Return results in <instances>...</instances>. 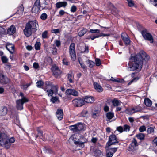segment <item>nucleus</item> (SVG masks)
<instances>
[{
	"mask_svg": "<svg viewBox=\"0 0 157 157\" xmlns=\"http://www.w3.org/2000/svg\"><path fill=\"white\" fill-rule=\"evenodd\" d=\"M150 58L149 56L143 50L140 51L133 57L131 56L128 64L129 70L140 71L143 65V60H144L146 63Z\"/></svg>",
	"mask_w": 157,
	"mask_h": 157,
	"instance_id": "1",
	"label": "nucleus"
},
{
	"mask_svg": "<svg viewBox=\"0 0 157 157\" xmlns=\"http://www.w3.org/2000/svg\"><path fill=\"white\" fill-rule=\"evenodd\" d=\"M99 116V114L98 113H93L92 114V117L94 118H96L98 117Z\"/></svg>",
	"mask_w": 157,
	"mask_h": 157,
	"instance_id": "62",
	"label": "nucleus"
},
{
	"mask_svg": "<svg viewBox=\"0 0 157 157\" xmlns=\"http://www.w3.org/2000/svg\"><path fill=\"white\" fill-rule=\"evenodd\" d=\"M31 85V83H28L25 84H22L21 85V89L24 90H26L27 88L29 86Z\"/></svg>",
	"mask_w": 157,
	"mask_h": 157,
	"instance_id": "35",
	"label": "nucleus"
},
{
	"mask_svg": "<svg viewBox=\"0 0 157 157\" xmlns=\"http://www.w3.org/2000/svg\"><path fill=\"white\" fill-rule=\"evenodd\" d=\"M77 10V7L75 5H73L71 8V12H75Z\"/></svg>",
	"mask_w": 157,
	"mask_h": 157,
	"instance_id": "55",
	"label": "nucleus"
},
{
	"mask_svg": "<svg viewBox=\"0 0 157 157\" xmlns=\"http://www.w3.org/2000/svg\"><path fill=\"white\" fill-rule=\"evenodd\" d=\"M141 34L144 39L150 41L151 43L153 42L154 39L152 35L148 33L147 30H142L141 31Z\"/></svg>",
	"mask_w": 157,
	"mask_h": 157,
	"instance_id": "5",
	"label": "nucleus"
},
{
	"mask_svg": "<svg viewBox=\"0 0 157 157\" xmlns=\"http://www.w3.org/2000/svg\"><path fill=\"white\" fill-rule=\"evenodd\" d=\"M6 48L8 50H13L14 51L15 47L13 44L7 43L6 45Z\"/></svg>",
	"mask_w": 157,
	"mask_h": 157,
	"instance_id": "28",
	"label": "nucleus"
},
{
	"mask_svg": "<svg viewBox=\"0 0 157 157\" xmlns=\"http://www.w3.org/2000/svg\"><path fill=\"white\" fill-rule=\"evenodd\" d=\"M44 82L42 80L38 81L36 83V85L37 87L40 88H42L44 86Z\"/></svg>",
	"mask_w": 157,
	"mask_h": 157,
	"instance_id": "36",
	"label": "nucleus"
},
{
	"mask_svg": "<svg viewBox=\"0 0 157 157\" xmlns=\"http://www.w3.org/2000/svg\"><path fill=\"white\" fill-rule=\"evenodd\" d=\"M121 37L126 46L130 44L131 41L129 36L125 33H122Z\"/></svg>",
	"mask_w": 157,
	"mask_h": 157,
	"instance_id": "12",
	"label": "nucleus"
},
{
	"mask_svg": "<svg viewBox=\"0 0 157 157\" xmlns=\"http://www.w3.org/2000/svg\"><path fill=\"white\" fill-rule=\"evenodd\" d=\"M2 62L4 63H7L8 61V59L5 56H3L1 57Z\"/></svg>",
	"mask_w": 157,
	"mask_h": 157,
	"instance_id": "45",
	"label": "nucleus"
},
{
	"mask_svg": "<svg viewBox=\"0 0 157 157\" xmlns=\"http://www.w3.org/2000/svg\"><path fill=\"white\" fill-rule=\"evenodd\" d=\"M113 103V105L114 106H117L120 105L121 102H120L118 100L114 99L113 100H111L110 101Z\"/></svg>",
	"mask_w": 157,
	"mask_h": 157,
	"instance_id": "32",
	"label": "nucleus"
},
{
	"mask_svg": "<svg viewBox=\"0 0 157 157\" xmlns=\"http://www.w3.org/2000/svg\"><path fill=\"white\" fill-rule=\"evenodd\" d=\"M77 137L78 136L76 135H73L69 139L72 140L74 141L75 144L78 146V143H79L78 140L76 141Z\"/></svg>",
	"mask_w": 157,
	"mask_h": 157,
	"instance_id": "29",
	"label": "nucleus"
},
{
	"mask_svg": "<svg viewBox=\"0 0 157 157\" xmlns=\"http://www.w3.org/2000/svg\"><path fill=\"white\" fill-rule=\"evenodd\" d=\"M2 146H4L5 147L6 149H9L11 146L10 143L9 142L8 140H6L4 144H3Z\"/></svg>",
	"mask_w": 157,
	"mask_h": 157,
	"instance_id": "34",
	"label": "nucleus"
},
{
	"mask_svg": "<svg viewBox=\"0 0 157 157\" xmlns=\"http://www.w3.org/2000/svg\"><path fill=\"white\" fill-rule=\"evenodd\" d=\"M8 138L9 137L7 135L4 133H3L0 136V144L2 146L5 141L7 140Z\"/></svg>",
	"mask_w": 157,
	"mask_h": 157,
	"instance_id": "17",
	"label": "nucleus"
},
{
	"mask_svg": "<svg viewBox=\"0 0 157 157\" xmlns=\"http://www.w3.org/2000/svg\"><path fill=\"white\" fill-rule=\"evenodd\" d=\"M67 5V3L66 2H59L56 3V6L57 8H60L61 7H65Z\"/></svg>",
	"mask_w": 157,
	"mask_h": 157,
	"instance_id": "25",
	"label": "nucleus"
},
{
	"mask_svg": "<svg viewBox=\"0 0 157 157\" xmlns=\"http://www.w3.org/2000/svg\"><path fill=\"white\" fill-rule=\"evenodd\" d=\"M136 137L141 140H143L144 139L145 135L142 133H140L136 135Z\"/></svg>",
	"mask_w": 157,
	"mask_h": 157,
	"instance_id": "37",
	"label": "nucleus"
},
{
	"mask_svg": "<svg viewBox=\"0 0 157 157\" xmlns=\"http://www.w3.org/2000/svg\"><path fill=\"white\" fill-rule=\"evenodd\" d=\"M95 62L96 65L97 66H99L101 64L100 60L99 59H96L95 60Z\"/></svg>",
	"mask_w": 157,
	"mask_h": 157,
	"instance_id": "49",
	"label": "nucleus"
},
{
	"mask_svg": "<svg viewBox=\"0 0 157 157\" xmlns=\"http://www.w3.org/2000/svg\"><path fill=\"white\" fill-rule=\"evenodd\" d=\"M41 44L40 42H37L35 44V47L36 50H40V46Z\"/></svg>",
	"mask_w": 157,
	"mask_h": 157,
	"instance_id": "44",
	"label": "nucleus"
},
{
	"mask_svg": "<svg viewBox=\"0 0 157 157\" xmlns=\"http://www.w3.org/2000/svg\"><path fill=\"white\" fill-rule=\"evenodd\" d=\"M84 103H92L94 101L93 97L91 96H86L83 98Z\"/></svg>",
	"mask_w": 157,
	"mask_h": 157,
	"instance_id": "18",
	"label": "nucleus"
},
{
	"mask_svg": "<svg viewBox=\"0 0 157 157\" xmlns=\"http://www.w3.org/2000/svg\"><path fill=\"white\" fill-rule=\"evenodd\" d=\"M43 151L45 154H55L54 151L50 148L47 147H44L43 148Z\"/></svg>",
	"mask_w": 157,
	"mask_h": 157,
	"instance_id": "24",
	"label": "nucleus"
},
{
	"mask_svg": "<svg viewBox=\"0 0 157 157\" xmlns=\"http://www.w3.org/2000/svg\"><path fill=\"white\" fill-rule=\"evenodd\" d=\"M48 17V15L46 13H44L42 14L40 16V18L43 20H46Z\"/></svg>",
	"mask_w": 157,
	"mask_h": 157,
	"instance_id": "40",
	"label": "nucleus"
},
{
	"mask_svg": "<svg viewBox=\"0 0 157 157\" xmlns=\"http://www.w3.org/2000/svg\"><path fill=\"white\" fill-rule=\"evenodd\" d=\"M78 141L79 143L78 146H79V147L83 148L85 147L84 144L87 142V140L83 136H80V138L78 139Z\"/></svg>",
	"mask_w": 157,
	"mask_h": 157,
	"instance_id": "16",
	"label": "nucleus"
},
{
	"mask_svg": "<svg viewBox=\"0 0 157 157\" xmlns=\"http://www.w3.org/2000/svg\"><path fill=\"white\" fill-rule=\"evenodd\" d=\"M16 31V29L15 26L12 25L8 29L7 33L10 35H12L15 33Z\"/></svg>",
	"mask_w": 157,
	"mask_h": 157,
	"instance_id": "20",
	"label": "nucleus"
},
{
	"mask_svg": "<svg viewBox=\"0 0 157 157\" xmlns=\"http://www.w3.org/2000/svg\"><path fill=\"white\" fill-rule=\"evenodd\" d=\"M88 29L86 28H83L78 33V35L80 37L82 36L86 33L87 32Z\"/></svg>",
	"mask_w": 157,
	"mask_h": 157,
	"instance_id": "30",
	"label": "nucleus"
},
{
	"mask_svg": "<svg viewBox=\"0 0 157 157\" xmlns=\"http://www.w3.org/2000/svg\"><path fill=\"white\" fill-rule=\"evenodd\" d=\"M69 128L74 132H78L83 129L84 126L82 123H78L75 124L70 126Z\"/></svg>",
	"mask_w": 157,
	"mask_h": 157,
	"instance_id": "4",
	"label": "nucleus"
},
{
	"mask_svg": "<svg viewBox=\"0 0 157 157\" xmlns=\"http://www.w3.org/2000/svg\"><path fill=\"white\" fill-rule=\"evenodd\" d=\"M113 155V153H112V152L109 151L107 152L106 153V157H112Z\"/></svg>",
	"mask_w": 157,
	"mask_h": 157,
	"instance_id": "64",
	"label": "nucleus"
},
{
	"mask_svg": "<svg viewBox=\"0 0 157 157\" xmlns=\"http://www.w3.org/2000/svg\"><path fill=\"white\" fill-rule=\"evenodd\" d=\"M8 109L7 107L3 106L1 107L0 110V116L6 115L7 113Z\"/></svg>",
	"mask_w": 157,
	"mask_h": 157,
	"instance_id": "22",
	"label": "nucleus"
},
{
	"mask_svg": "<svg viewBox=\"0 0 157 157\" xmlns=\"http://www.w3.org/2000/svg\"><path fill=\"white\" fill-rule=\"evenodd\" d=\"M72 77V75L71 74L68 73L67 74V78L68 79L70 83H72L73 82V81L72 79H71Z\"/></svg>",
	"mask_w": 157,
	"mask_h": 157,
	"instance_id": "53",
	"label": "nucleus"
},
{
	"mask_svg": "<svg viewBox=\"0 0 157 157\" xmlns=\"http://www.w3.org/2000/svg\"><path fill=\"white\" fill-rule=\"evenodd\" d=\"M59 98L57 97L56 96L55 97H52L51 99V101L53 103H55L57 101H59Z\"/></svg>",
	"mask_w": 157,
	"mask_h": 157,
	"instance_id": "39",
	"label": "nucleus"
},
{
	"mask_svg": "<svg viewBox=\"0 0 157 157\" xmlns=\"http://www.w3.org/2000/svg\"><path fill=\"white\" fill-rule=\"evenodd\" d=\"M144 102L147 106L150 107L152 105V101L148 98H145L144 100Z\"/></svg>",
	"mask_w": 157,
	"mask_h": 157,
	"instance_id": "33",
	"label": "nucleus"
},
{
	"mask_svg": "<svg viewBox=\"0 0 157 157\" xmlns=\"http://www.w3.org/2000/svg\"><path fill=\"white\" fill-rule=\"evenodd\" d=\"M88 112L86 110H83L81 112V114L82 116L83 117H86V114L88 113Z\"/></svg>",
	"mask_w": 157,
	"mask_h": 157,
	"instance_id": "57",
	"label": "nucleus"
},
{
	"mask_svg": "<svg viewBox=\"0 0 157 157\" xmlns=\"http://www.w3.org/2000/svg\"><path fill=\"white\" fill-rule=\"evenodd\" d=\"M111 6L113 8L111 10L112 13L114 15L117 16L118 14V11L117 10L113 4H111Z\"/></svg>",
	"mask_w": 157,
	"mask_h": 157,
	"instance_id": "31",
	"label": "nucleus"
},
{
	"mask_svg": "<svg viewBox=\"0 0 157 157\" xmlns=\"http://www.w3.org/2000/svg\"><path fill=\"white\" fill-rule=\"evenodd\" d=\"M94 86L95 89L99 92L103 91V89L102 87L97 82H94Z\"/></svg>",
	"mask_w": 157,
	"mask_h": 157,
	"instance_id": "23",
	"label": "nucleus"
},
{
	"mask_svg": "<svg viewBox=\"0 0 157 157\" xmlns=\"http://www.w3.org/2000/svg\"><path fill=\"white\" fill-rule=\"evenodd\" d=\"M142 110V108L139 105L135 106L134 108H132L129 110L130 112L132 113L141 111Z\"/></svg>",
	"mask_w": 157,
	"mask_h": 157,
	"instance_id": "21",
	"label": "nucleus"
},
{
	"mask_svg": "<svg viewBox=\"0 0 157 157\" xmlns=\"http://www.w3.org/2000/svg\"><path fill=\"white\" fill-rule=\"evenodd\" d=\"M117 130L121 133L124 131L123 127L121 126L117 127Z\"/></svg>",
	"mask_w": 157,
	"mask_h": 157,
	"instance_id": "60",
	"label": "nucleus"
},
{
	"mask_svg": "<svg viewBox=\"0 0 157 157\" xmlns=\"http://www.w3.org/2000/svg\"><path fill=\"white\" fill-rule=\"evenodd\" d=\"M24 35L26 37H28L30 36L32 34V30L31 29L29 25L26 23L25 29L23 30Z\"/></svg>",
	"mask_w": 157,
	"mask_h": 157,
	"instance_id": "13",
	"label": "nucleus"
},
{
	"mask_svg": "<svg viewBox=\"0 0 157 157\" xmlns=\"http://www.w3.org/2000/svg\"><path fill=\"white\" fill-rule=\"evenodd\" d=\"M28 25H29L33 33L35 32L37 30V28L39 25L38 23L36 20L31 21L27 23Z\"/></svg>",
	"mask_w": 157,
	"mask_h": 157,
	"instance_id": "9",
	"label": "nucleus"
},
{
	"mask_svg": "<svg viewBox=\"0 0 157 157\" xmlns=\"http://www.w3.org/2000/svg\"><path fill=\"white\" fill-rule=\"evenodd\" d=\"M24 11V8L22 4L21 6H19L18 7V10L16 12L15 14H18L21 15L22 14Z\"/></svg>",
	"mask_w": 157,
	"mask_h": 157,
	"instance_id": "27",
	"label": "nucleus"
},
{
	"mask_svg": "<svg viewBox=\"0 0 157 157\" xmlns=\"http://www.w3.org/2000/svg\"><path fill=\"white\" fill-rule=\"evenodd\" d=\"M72 92H71V95L74 96H78V93L77 91H76L74 89H72Z\"/></svg>",
	"mask_w": 157,
	"mask_h": 157,
	"instance_id": "59",
	"label": "nucleus"
},
{
	"mask_svg": "<svg viewBox=\"0 0 157 157\" xmlns=\"http://www.w3.org/2000/svg\"><path fill=\"white\" fill-rule=\"evenodd\" d=\"M106 117L107 119L106 120L107 121H109L113 118L114 117V113L113 112H108L106 114Z\"/></svg>",
	"mask_w": 157,
	"mask_h": 157,
	"instance_id": "26",
	"label": "nucleus"
},
{
	"mask_svg": "<svg viewBox=\"0 0 157 157\" xmlns=\"http://www.w3.org/2000/svg\"><path fill=\"white\" fill-rule=\"evenodd\" d=\"M62 61L63 65L66 66H68L69 65V62L67 59L65 58L63 59Z\"/></svg>",
	"mask_w": 157,
	"mask_h": 157,
	"instance_id": "48",
	"label": "nucleus"
},
{
	"mask_svg": "<svg viewBox=\"0 0 157 157\" xmlns=\"http://www.w3.org/2000/svg\"><path fill=\"white\" fill-rule=\"evenodd\" d=\"M42 88L47 93L48 96H52L54 94L53 90H57V86L54 85L52 82L49 81L45 82Z\"/></svg>",
	"mask_w": 157,
	"mask_h": 157,
	"instance_id": "2",
	"label": "nucleus"
},
{
	"mask_svg": "<svg viewBox=\"0 0 157 157\" xmlns=\"http://www.w3.org/2000/svg\"><path fill=\"white\" fill-rule=\"evenodd\" d=\"M52 54L55 55L57 53V49L55 45L53 46L52 50Z\"/></svg>",
	"mask_w": 157,
	"mask_h": 157,
	"instance_id": "47",
	"label": "nucleus"
},
{
	"mask_svg": "<svg viewBox=\"0 0 157 157\" xmlns=\"http://www.w3.org/2000/svg\"><path fill=\"white\" fill-rule=\"evenodd\" d=\"M7 140H8L9 142L11 143H14L15 141V139L13 137H11L10 139H9V138L7 139Z\"/></svg>",
	"mask_w": 157,
	"mask_h": 157,
	"instance_id": "61",
	"label": "nucleus"
},
{
	"mask_svg": "<svg viewBox=\"0 0 157 157\" xmlns=\"http://www.w3.org/2000/svg\"><path fill=\"white\" fill-rule=\"evenodd\" d=\"M74 105L76 107H81L85 104L83 99H75L72 101Z\"/></svg>",
	"mask_w": 157,
	"mask_h": 157,
	"instance_id": "11",
	"label": "nucleus"
},
{
	"mask_svg": "<svg viewBox=\"0 0 157 157\" xmlns=\"http://www.w3.org/2000/svg\"><path fill=\"white\" fill-rule=\"evenodd\" d=\"M154 128L153 127H150L148 128L147 130V132L148 134H151L152 132H154Z\"/></svg>",
	"mask_w": 157,
	"mask_h": 157,
	"instance_id": "50",
	"label": "nucleus"
},
{
	"mask_svg": "<svg viewBox=\"0 0 157 157\" xmlns=\"http://www.w3.org/2000/svg\"><path fill=\"white\" fill-rule=\"evenodd\" d=\"M128 2V6L130 7L134 6L135 4L132 0H127Z\"/></svg>",
	"mask_w": 157,
	"mask_h": 157,
	"instance_id": "42",
	"label": "nucleus"
},
{
	"mask_svg": "<svg viewBox=\"0 0 157 157\" xmlns=\"http://www.w3.org/2000/svg\"><path fill=\"white\" fill-rule=\"evenodd\" d=\"M117 138L115 135L113 134L109 136L108 141L107 142L106 145L109 147L113 145H115L116 143H119L117 140Z\"/></svg>",
	"mask_w": 157,
	"mask_h": 157,
	"instance_id": "7",
	"label": "nucleus"
},
{
	"mask_svg": "<svg viewBox=\"0 0 157 157\" xmlns=\"http://www.w3.org/2000/svg\"><path fill=\"white\" fill-rule=\"evenodd\" d=\"M56 115L59 120H61L63 116V110L60 109H58L56 113Z\"/></svg>",
	"mask_w": 157,
	"mask_h": 157,
	"instance_id": "19",
	"label": "nucleus"
},
{
	"mask_svg": "<svg viewBox=\"0 0 157 157\" xmlns=\"http://www.w3.org/2000/svg\"><path fill=\"white\" fill-rule=\"evenodd\" d=\"M138 144L136 140L133 138L132 142L130 144L129 147V151H132L136 150V147L138 146Z\"/></svg>",
	"mask_w": 157,
	"mask_h": 157,
	"instance_id": "15",
	"label": "nucleus"
},
{
	"mask_svg": "<svg viewBox=\"0 0 157 157\" xmlns=\"http://www.w3.org/2000/svg\"><path fill=\"white\" fill-rule=\"evenodd\" d=\"M60 32V29H53L51 30V32L57 34L59 33Z\"/></svg>",
	"mask_w": 157,
	"mask_h": 157,
	"instance_id": "46",
	"label": "nucleus"
},
{
	"mask_svg": "<svg viewBox=\"0 0 157 157\" xmlns=\"http://www.w3.org/2000/svg\"><path fill=\"white\" fill-rule=\"evenodd\" d=\"M20 95L21 98L16 101V107L17 110H21L23 109L24 104L29 102V100L24 96V94L22 92L20 93Z\"/></svg>",
	"mask_w": 157,
	"mask_h": 157,
	"instance_id": "3",
	"label": "nucleus"
},
{
	"mask_svg": "<svg viewBox=\"0 0 157 157\" xmlns=\"http://www.w3.org/2000/svg\"><path fill=\"white\" fill-rule=\"evenodd\" d=\"M75 49V44L74 43H72L69 47V52L71 57V60L73 61H75L76 58Z\"/></svg>",
	"mask_w": 157,
	"mask_h": 157,
	"instance_id": "6",
	"label": "nucleus"
},
{
	"mask_svg": "<svg viewBox=\"0 0 157 157\" xmlns=\"http://www.w3.org/2000/svg\"><path fill=\"white\" fill-rule=\"evenodd\" d=\"M48 32L47 31H44L42 34V37L43 38H46L47 37Z\"/></svg>",
	"mask_w": 157,
	"mask_h": 157,
	"instance_id": "58",
	"label": "nucleus"
},
{
	"mask_svg": "<svg viewBox=\"0 0 157 157\" xmlns=\"http://www.w3.org/2000/svg\"><path fill=\"white\" fill-rule=\"evenodd\" d=\"M10 78L3 74L0 77V83L1 84H7L10 82Z\"/></svg>",
	"mask_w": 157,
	"mask_h": 157,
	"instance_id": "14",
	"label": "nucleus"
},
{
	"mask_svg": "<svg viewBox=\"0 0 157 157\" xmlns=\"http://www.w3.org/2000/svg\"><path fill=\"white\" fill-rule=\"evenodd\" d=\"M51 69L53 72V75L55 77L57 78L60 75L61 71L57 66H53Z\"/></svg>",
	"mask_w": 157,
	"mask_h": 157,
	"instance_id": "10",
	"label": "nucleus"
},
{
	"mask_svg": "<svg viewBox=\"0 0 157 157\" xmlns=\"http://www.w3.org/2000/svg\"><path fill=\"white\" fill-rule=\"evenodd\" d=\"M84 49L83 51H82V49H81L82 51L83 52H86V53H88L89 52V47L88 46L85 45Z\"/></svg>",
	"mask_w": 157,
	"mask_h": 157,
	"instance_id": "54",
	"label": "nucleus"
},
{
	"mask_svg": "<svg viewBox=\"0 0 157 157\" xmlns=\"http://www.w3.org/2000/svg\"><path fill=\"white\" fill-rule=\"evenodd\" d=\"M130 128V126L129 125L127 124H125L123 128V130L125 132L129 131Z\"/></svg>",
	"mask_w": 157,
	"mask_h": 157,
	"instance_id": "43",
	"label": "nucleus"
},
{
	"mask_svg": "<svg viewBox=\"0 0 157 157\" xmlns=\"http://www.w3.org/2000/svg\"><path fill=\"white\" fill-rule=\"evenodd\" d=\"M37 131L38 132V134L39 136V137H40L41 136H42L43 135V131L40 130L39 128H38Z\"/></svg>",
	"mask_w": 157,
	"mask_h": 157,
	"instance_id": "63",
	"label": "nucleus"
},
{
	"mask_svg": "<svg viewBox=\"0 0 157 157\" xmlns=\"http://www.w3.org/2000/svg\"><path fill=\"white\" fill-rule=\"evenodd\" d=\"M101 154V152L100 150L96 149L94 152V156H99Z\"/></svg>",
	"mask_w": 157,
	"mask_h": 157,
	"instance_id": "38",
	"label": "nucleus"
},
{
	"mask_svg": "<svg viewBox=\"0 0 157 157\" xmlns=\"http://www.w3.org/2000/svg\"><path fill=\"white\" fill-rule=\"evenodd\" d=\"M139 130L140 132H143L146 130V128L144 126H142L139 128Z\"/></svg>",
	"mask_w": 157,
	"mask_h": 157,
	"instance_id": "52",
	"label": "nucleus"
},
{
	"mask_svg": "<svg viewBox=\"0 0 157 157\" xmlns=\"http://www.w3.org/2000/svg\"><path fill=\"white\" fill-rule=\"evenodd\" d=\"M100 32V30L99 29H91L90 30V33H99Z\"/></svg>",
	"mask_w": 157,
	"mask_h": 157,
	"instance_id": "51",
	"label": "nucleus"
},
{
	"mask_svg": "<svg viewBox=\"0 0 157 157\" xmlns=\"http://www.w3.org/2000/svg\"><path fill=\"white\" fill-rule=\"evenodd\" d=\"M40 0H36L32 8V13L35 14L38 13L40 10Z\"/></svg>",
	"mask_w": 157,
	"mask_h": 157,
	"instance_id": "8",
	"label": "nucleus"
},
{
	"mask_svg": "<svg viewBox=\"0 0 157 157\" xmlns=\"http://www.w3.org/2000/svg\"><path fill=\"white\" fill-rule=\"evenodd\" d=\"M72 89H67L66 91V93L67 95H71V92H72Z\"/></svg>",
	"mask_w": 157,
	"mask_h": 157,
	"instance_id": "56",
	"label": "nucleus"
},
{
	"mask_svg": "<svg viewBox=\"0 0 157 157\" xmlns=\"http://www.w3.org/2000/svg\"><path fill=\"white\" fill-rule=\"evenodd\" d=\"M88 64H89V67L91 68L95 65V63L92 61L88 60Z\"/></svg>",
	"mask_w": 157,
	"mask_h": 157,
	"instance_id": "41",
	"label": "nucleus"
}]
</instances>
